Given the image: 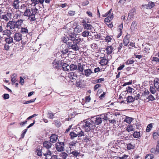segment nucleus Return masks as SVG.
<instances>
[{"instance_id": "1", "label": "nucleus", "mask_w": 159, "mask_h": 159, "mask_svg": "<svg viewBox=\"0 0 159 159\" xmlns=\"http://www.w3.org/2000/svg\"><path fill=\"white\" fill-rule=\"evenodd\" d=\"M24 20L21 19L18 20L17 21H9L7 24V28L9 27L10 29L14 30L15 29H19L21 28Z\"/></svg>"}, {"instance_id": "2", "label": "nucleus", "mask_w": 159, "mask_h": 159, "mask_svg": "<svg viewBox=\"0 0 159 159\" xmlns=\"http://www.w3.org/2000/svg\"><path fill=\"white\" fill-rule=\"evenodd\" d=\"M83 128L86 132L93 131L95 129V126L93 124L91 119L84 120L83 122Z\"/></svg>"}, {"instance_id": "3", "label": "nucleus", "mask_w": 159, "mask_h": 159, "mask_svg": "<svg viewBox=\"0 0 159 159\" xmlns=\"http://www.w3.org/2000/svg\"><path fill=\"white\" fill-rule=\"evenodd\" d=\"M81 41L80 38H76L74 41H70L67 44V47L69 49H72L74 51H78L79 49V47L77 45Z\"/></svg>"}, {"instance_id": "4", "label": "nucleus", "mask_w": 159, "mask_h": 159, "mask_svg": "<svg viewBox=\"0 0 159 159\" xmlns=\"http://www.w3.org/2000/svg\"><path fill=\"white\" fill-rule=\"evenodd\" d=\"M70 135L71 139H74L77 136L81 137L85 136L84 132L81 130H80V131L78 132L77 134L74 132H71L70 133Z\"/></svg>"}, {"instance_id": "5", "label": "nucleus", "mask_w": 159, "mask_h": 159, "mask_svg": "<svg viewBox=\"0 0 159 159\" xmlns=\"http://www.w3.org/2000/svg\"><path fill=\"white\" fill-rule=\"evenodd\" d=\"M91 119L95 126L96 125H99L102 123V118L100 117L99 115L92 117Z\"/></svg>"}, {"instance_id": "6", "label": "nucleus", "mask_w": 159, "mask_h": 159, "mask_svg": "<svg viewBox=\"0 0 159 159\" xmlns=\"http://www.w3.org/2000/svg\"><path fill=\"white\" fill-rule=\"evenodd\" d=\"M66 77H68L72 82H74L77 78L76 74L75 72H70L66 75Z\"/></svg>"}, {"instance_id": "7", "label": "nucleus", "mask_w": 159, "mask_h": 159, "mask_svg": "<svg viewBox=\"0 0 159 159\" xmlns=\"http://www.w3.org/2000/svg\"><path fill=\"white\" fill-rule=\"evenodd\" d=\"M56 148L58 152H61L64 151V143L63 142L57 143L56 145Z\"/></svg>"}, {"instance_id": "8", "label": "nucleus", "mask_w": 159, "mask_h": 159, "mask_svg": "<svg viewBox=\"0 0 159 159\" xmlns=\"http://www.w3.org/2000/svg\"><path fill=\"white\" fill-rule=\"evenodd\" d=\"M2 21L3 22V20L7 21L11 19V14L10 13H7L1 16Z\"/></svg>"}, {"instance_id": "9", "label": "nucleus", "mask_w": 159, "mask_h": 159, "mask_svg": "<svg viewBox=\"0 0 159 159\" xmlns=\"http://www.w3.org/2000/svg\"><path fill=\"white\" fill-rule=\"evenodd\" d=\"M32 16L31 17V21H34L35 20V15L37 12L38 9L36 7L31 8V9Z\"/></svg>"}, {"instance_id": "10", "label": "nucleus", "mask_w": 159, "mask_h": 159, "mask_svg": "<svg viewBox=\"0 0 159 159\" xmlns=\"http://www.w3.org/2000/svg\"><path fill=\"white\" fill-rule=\"evenodd\" d=\"M24 16L28 17L29 19L31 21V17L32 14L31 10L29 8H26L23 14Z\"/></svg>"}, {"instance_id": "11", "label": "nucleus", "mask_w": 159, "mask_h": 159, "mask_svg": "<svg viewBox=\"0 0 159 159\" xmlns=\"http://www.w3.org/2000/svg\"><path fill=\"white\" fill-rule=\"evenodd\" d=\"M13 38L14 40H15L16 42H19L22 39V35L20 33H16L14 35Z\"/></svg>"}, {"instance_id": "12", "label": "nucleus", "mask_w": 159, "mask_h": 159, "mask_svg": "<svg viewBox=\"0 0 159 159\" xmlns=\"http://www.w3.org/2000/svg\"><path fill=\"white\" fill-rule=\"evenodd\" d=\"M61 61L55 59L52 63V66L55 69L58 68L59 67L61 66Z\"/></svg>"}, {"instance_id": "13", "label": "nucleus", "mask_w": 159, "mask_h": 159, "mask_svg": "<svg viewBox=\"0 0 159 159\" xmlns=\"http://www.w3.org/2000/svg\"><path fill=\"white\" fill-rule=\"evenodd\" d=\"M58 139V136L55 134H52L50 137V141L52 143H56Z\"/></svg>"}, {"instance_id": "14", "label": "nucleus", "mask_w": 159, "mask_h": 159, "mask_svg": "<svg viewBox=\"0 0 159 159\" xmlns=\"http://www.w3.org/2000/svg\"><path fill=\"white\" fill-rule=\"evenodd\" d=\"M43 146L47 149H49L51 148L52 144L48 141H45L43 143Z\"/></svg>"}, {"instance_id": "15", "label": "nucleus", "mask_w": 159, "mask_h": 159, "mask_svg": "<svg viewBox=\"0 0 159 159\" xmlns=\"http://www.w3.org/2000/svg\"><path fill=\"white\" fill-rule=\"evenodd\" d=\"M138 26L136 21H133L131 24L130 29L131 30L134 31L137 29Z\"/></svg>"}, {"instance_id": "16", "label": "nucleus", "mask_w": 159, "mask_h": 159, "mask_svg": "<svg viewBox=\"0 0 159 159\" xmlns=\"http://www.w3.org/2000/svg\"><path fill=\"white\" fill-rule=\"evenodd\" d=\"M70 41H74L75 40L76 37V34L74 33H70L67 35Z\"/></svg>"}, {"instance_id": "17", "label": "nucleus", "mask_w": 159, "mask_h": 159, "mask_svg": "<svg viewBox=\"0 0 159 159\" xmlns=\"http://www.w3.org/2000/svg\"><path fill=\"white\" fill-rule=\"evenodd\" d=\"M5 41L6 43L10 44L12 43H14L12 37L10 36L9 37H5Z\"/></svg>"}, {"instance_id": "18", "label": "nucleus", "mask_w": 159, "mask_h": 159, "mask_svg": "<svg viewBox=\"0 0 159 159\" xmlns=\"http://www.w3.org/2000/svg\"><path fill=\"white\" fill-rule=\"evenodd\" d=\"M135 11V10L134 8L131 9L129 11V15L128 16V19H129V20L133 18L134 15V13Z\"/></svg>"}, {"instance_id": "19", "label": "nucleus", "mask_w": 159, "mask_h": 159, "mask_svg": "<svg viewBox=\"0 0 159 159\" xmlns=\"http://www.w3.org/2000/svg\"><path fill=\"white\" fill-rule=\"evenodd\" d=\"M83 66H84L85 65H82L81 63H78V64L77 70L79 72L83 73L84 70Z\"/></svg>"}, {"instance_id": "20", "label": "nucleus", "mask_w": 159, "mask_h": 159, "mask_svg": "<svg viewBox=\"0 0 159 159\" xmlns=\"http://www.w3.org/2000/svg\"><path fill=\"white\" fill-rule=\"evenodd\" d=\"M113 47L111 46H107L105 50L108 55L112 53L113 50Z\"/></svg>"}, {"instance_id": "21", "label": "nucleus", "mask_w": 159, "mask_h": 159, "mask_svg": "<svg viewBox=\"0 0 159 159\" xmlns=\"http://www.w3.org/2000/svg\"><path fill=\"white\" fill-rule=\"evenodd\" d=\"M20 2L18 0H15L12 3L13 6L16 9H19V3Z\"/></svg>"}, {"instance_id": "22", "label": "nucleus", "mask_w": 159, "mask_h": 159, "mask_svg": "<svg viewBox=\"0 0 159 159\" xmlns=\"http://www.w3.org/2000/svg\"><path fill=\"white\" fill-rule=\"evenodd\" d=\"M129 37L126 35L124 38L123 39V43L124 45L126 46L129 42Z\"/></svg>"}, {"instance_id": "23", "label": "nucleus", "mask_w": 159, "mask_h": 159, "mask_svg": "<svg viewBox=\"0 0 159 159\" xmlns=\"http://www.w3.org/2000/svg\"><path fill=\"white\" fill-rule=\"evenodd\" d=\"M93 73V72L90 69H88L84 70V74L86 77L89 76L91 74Z\"/></svg>"}, {"instance_id": "24", "label": "nucleus", "mask_w": 159, "mask_h": 159, "mask_svg": "<svg viewBox=\"0 0 159 159\" xmlns=\"http://www.w3.org/2000/svg\"><path fill=\"white\" fill-rule=\"evenodd\" d=\"M61 66L62 70L65 71H68L70 68L68 65L66 63L61 64Z\"/></svg>"}, {"instance_id": "25", "label": "nucleus", "mask_w": 159, "mask_h": 159, "mask_svg": "<svg viewBox=\"0 0 159 159\" xmlns=\"http://www.w3.org/2000/svg\"><path fill=\"white\" fill-rule=\"evenodd\" d=\"M2 33H3V35H7V37H9V36H10L11 34V31L8 29H7L3 30Z\"/></svg>"}, {"instance_id": "26", "label": "nucleus", "mask_w": 159, "mask_h": 159, "mask_svg": "<svg viewBox=\"0 0 159 159\" xmlns=\"http://www.w3.org/2000/svg\"><path fill=\"white\" fill-rule=\"evenodd\" d=\"M108 61L107 59L103 57L101 60L100 63L101 66L106 65L107 64Z\"/></svg>"}, {"instance_id": "27", "label": "nucleus", "mask_w": 159, "mask_h": 159, "mask_svg": "<svg viewBox=\"0 0 159 159\" xmlns=\"http://www.w3.org/2000/svg\"><path fill=\"white\" fill-rule=\"evenodd\" d=\"M60 157L61 158V159H66L69 156L65 152H62L60 153Z\"/></svg>"}, {"instance_id": "28", "label": "nucleus", "mask_w": 159, "mask_h": 159, "mask_svg": "<svg viewBox=\"0 0 159 159\" xmlns=\"http://www.w3.org/2000/svg\"><path fill=\"white\" fill-rule=\"evenodd\" d=\"M17 75L16 73H14L11 76V81L13 83L12 84H14L16 81V78Z\"/></svg>"}, {"instance_id": "29", "label": "nucleus", "mask_w": 159, "mask_h": 159, "mask_svg": "<svg viewBox=\"0 0 159 159\" xmlns=\"http://www.w3.org/2000/svg\"><path fill=\"white\" fill-rule=\"evenodd\" d=\"M113 18V15H111L108 16L104 20V21L105 22L109 23L110 21L112 20Z\"/></svg>"}, {"instance_id": "30", "label": "nucleus", "mask_w": 159, "mask_h": 159, "mask_svg": "<svg viewBox=\"0 0 159 159\" xmlns=\"http://www.w3.org/2000/svg\"><path fill=\"white\" fill-rule=\"evenodd\" d=\"M154 87L157 89H159V79L157 78H156L154 80Z\"/></svg>"}, {"instance_id": "31", "label": "nucleus", "mask_w": 159, "mask_h": 159, "mask_svg": "<svg viewBox=\"0 0 159 159\" xmlns=\"http://www.w3.org/2000/svg\"><path fill=\"white\" fill-rule=\"evenodd\" d=\"M159 152V148H152L151 149V152L152 153H153L156 154H158Z\"/></svg>"}, {"instance_id": "32", "label": "nucleus", "mask_w": 159, "mask_h": 159, "mask_svg": "<svg viewBox=\"0 0 159 159\" xmlns=\"http://www.w3.org/2000/svg\"><path fill=\"white\" fill-rule=\"evenodd\" d=\"M113 37L111 36L107 35L105 37V40L107 43L111 42L112 40Z\"/></svg>"}, {"instance_id": "33", "label": "nucleus", "mask_w": 159, "mask_h": 159, "mask_svg": "<svg viewBox=\"0 0 159 159\" xmlns=\"http://www.w3.org/2000/svg\"><path fill=\"white\" fill-rule=\"evenodd\" d=\"M126 101L128 102H132L134 101V98L131 96H128L126 98Z\"/></svg>"}, {"instance_id": "34", "label": "nucleus", "mask_w": 159, "mask_h": 159, "mask_svg": "<svg viewBox=\"0 0 159 159\" xmlns=\"http://www.w3.org/2000/svg\"><path fill=\"white\" fill-rule=\"evenodd\" d=\"M70 70H75L77 69V66L76 65L74 64H71L69 66Z\"/></svg>"}, {"instance_id": "35", "label": "nucleus", "mask_w": 159, "mask_h": 159, "mask_svg": "<svg viewBox=\"0 0 159 159\" xmlns=\"http://www.w3.org/2000/svg\"><path fill=\"white\" fill-rule=\"evenodd\" d=\"M62 41L64 43H66V45L67 46V43L70 41V40L67 36V35L62 39Z\"/></svg>"}, {"instance_id": "36", "label": "nucleus", "mask_w": 159, "mask_h": 159, "mask_svg": "<svg viewBox=\"0 0 159 159\" xmlns=\"http://www.w3.org/2000/svg\"><path fill=\"white\" fill-rule=\"evenodd\" d=\"M134 62V60L129 59L125 62V64L126 65H129L133 64Z\"/></svg>"}, {"instance_id": "37", "label": "nucleus", "mask_w": 159, "mask_h": 159, "mask_svg": "<svg viewBox=\"0 0 159 159\" xmlns=\"http://www.w3.org/2000/svg\"><path fill=\"white\" fill-rule=\"evenodd\" d=\"M83 26L84 28L87 30L91 29L92 27V26L91 25L87 24L86 23L84 24Z\"/></svg>"}, {"instance_id": "38", "label": "nucleus", "mask_w": 159, "mask_h": 159, "mask_svg": "<svg viewBox=\"0 0 159 159\" xmlns=\"http://www.w3.org/2000/svg\"><path fill=\"white\" fill-rule=\"evenodd\" d=\"M133 120V118L130 117H127L125 119L124 121L127 123L130 124Z\"/></svg>"}, {"instance_id": "39", "label": "nucleus", "mask_w": 159, "mask_h": 159, "mask_svg": "<svg viewBox=\"0 0 159 159\" xmlns=\"http://www.w3.org/2000/svg\"><path fill=\"white\" fill-rule=\"evenodd\" d=\"M43 154L44 156L47 157V156H51L52 154V152L49 149H47V152L45 153H43Z\"/></svg>"}, {"instance_id": "40", "label": "nucleus", "mask_w": 159, "mask_h": 159, "mask_svg": "<svg viewBox=\"0 0 159 159\" xmlns=\"http://www.w3.org/2000/svg\"><path fill=\"white\" fill-rule=\"evenodd\" d=\"M133 136L135 138H138L140 136V133L138 132H135L133 134Z\"/></svg>"}, {"instance_id": "41", "label": "nucleus", "mask_w": 159, "mask_h": 159, "mask_svg": "<svg viewBox=\"0 0 159 159\" xmlns=\"http://www.w3.org/2000/svg\"><path fill=\"white\" fill-rule=\"evenodd\" d=\"M47 115L48 118L51 119H53L54 116V114L51 111L48 112Z\"/></svg>"}, {"instance_id": "42", "label": "nucleus", "mask_w": 159, "mask_h": 159, "mask_svg": "<svg viewBox=\"0 0 159 159\" xmlns=\"http://www.w3.org/2000/svg\"><path fill=\"white\" fill-rule=\"evenodd\" d=\"M89 32L88 31H84L82 33V35L84 37H87L88 35H89Z\"/></svg>"}, {"instance_id": "43", "label": "nucleus", "mask_w": 159, "mask_h": 159, "mask_svg": "<svg viewBox=\"0 0 159 159\" xmlns=\"http://www.w3.org/2000/svg\"><path fill=\"white\" fill-rule=\"evenodd\" d=\"M154 156L152 154H148L146 156L145 159H152L153 158Z\"/></svg>"}, {"instance_id": "44", "label": "nucleus", "mask_w": 159, "mask_h": 159, "mask_svg": "<svg viewBox=\"0 0 159 159\" xmlns=\"http://www.w3.org/2000/svg\"><path fill=\"white\" fill-rule=\"evenodd\" d=\"M134 129L133 126L131 125H129L127 129L126 130L129 132L134 131Z\"/></svg>"}, {"instance_id": "45", "label": "nucleus", "mask_w": 159, "mask_h": 159, "mask_svg": "<svg viewBox=\"0 0 159 159\" xmlns=\"http://www.w3.org/2000/svg\"><path fill=\"white\" fill-rule=\"evenodd\" d=\"M21 32L23 34H26L28 33V30L25 28H21Z\"/></svg>"}, {"instance_id": "46", "label": "nucleus", "mask_w": 159, "mask_h": 159, "mask_svg": "<svg viewBox=\"0 0 159 159\" xmlns=\"http://www.w3.org/2000/svg\"><path fill=\"white\" fill-rule=\"evenodd\" d=\"M71 153L75 157H77L80 154V153L76 150L72 151Z\"/></svg>"}, {"instance_id": "47", "label": "nucleus", "mask_w": 159, "mask_h": 159, "mask_svg": "<svg viewBox=\"0 0 159 159\" xmlns=\"http://www.w3.org/2000/svg\"><path fill=\"white\" fill-rule=\"evenodd\" d=\"M150 91L151 93L152 94H154L156 93V91L155 88L153 86H150Z\"/></svg>"}, {"instance_id": "48", "label": "nucleus", "mask_w": 159, "mask_h": 159, "mask_svg": "<svg viewBox=\"0 0 159 159\" xmlns=\"http://www.w3.org/2000/svg\"><path fill=\"white\" fill-rule=\"evenodd\" d=\"M152 127V124H149L147 126L146 129L147 132H149L151 130V128Z\"/></svg>"}, {"instance_id": "49", "label": "nucleus", "mask_w": 159, "mask_h": 159, "mask_svg": "<svg viewBox=\"0 0 159 159\" xmlns=\"http://www.w3.org/2000/svg\"><path fill=\"white\" fill-rule=\"evenodd\" d=\"M36 99V98L34 99H31L29 101H25V102H23V104H27L28 103H30L32 102H34Z\"/></svg>"}, {"instance_id": "50", "label": "nucleus", "mask_w": 159, "mask_h": 159, "mask_svg": "<svg viewBox=\"0 0 159 159\" xmlns=\"http://www.w3.org/2000/svg\"><path fill=\"white\" fill-rule=\"evenodd\" d=\"M148 8L151 9L154 6V2H149L148 4Z\"/></svg>"}, {"instance_id": "51", "label": "nucleus", "mask_w": 159, "mask_h": 159, "mask_svg": "<svg viewBox=\"0 0 159 159\" xmlns=\"http://www.w3.org/2000/svg\"><path fill=\"white\" fill-rule=\"evenodd\" d=\"M36 152L37 153V155L39 156H40L42 155V151L40 148H38L36 151Z\"/></svg>"}, {"instance_id": "52", "label": "nucleus", "mask_w": 159, "mask_h": 159, "mask_svg": "<svg viewBox=\"0 0 159 159\" xmlns=\"http://www.w3.org/2000/svg\"><path fill=\"white\" fill-rule=\"evenodd\" d=\"M127 148L129 150H130L131 149L134 148V146L131 143H130L127 144Z\"/></svg>"}, {"instance_id": "53", "label": "nucleus", "mask_w": 159, "mask_h": 159, "mask_svg": "<svg viewBox=\"0 0 159 159\" xmlns=\"http://www.w3.org/2000/svg\"><path fill=\"white\" fill-rule=\"evenodd\" d=\"M10 48V46L8 43H6L5 44L4 46V50L8 51Z\"/></svg>"}, {"instance_id": "54", "label": "nucleus", "mask_w": 159, "mask_h": 159, "mask_svg": "<svg viewBox=\"0 0 159 159\" xmlns=\"http://www.w3.org/2000/svg\"><path fill=\"white\" fill-rule=\"evenodd\" d=\"M104 80V79L103 78H101L98 79L95 81V83H101L102 81H103Z\"/></svg>"}, {"instance_id": "55", "label": "nucleus", "mask_w": 159, "mask_h": 159, "mask_svg": "<svg viewBox=\"0 0 159 159\" xmlns=\"http://www.w3.org/2000/svg\"><path fill=\"white\" fill-rule=\"evenodd\" d=\"M20 84L22 85L24 84V79L22 77H20Z\"/></svg>"}, {"instance_id": "56", "label": "nucleus", "mask_w": 159, "mask_h": 159, "mask_svg": "<svg viewBox=\"0 0 159 159\" xmlns=\"http://www.w3.org/2000/svg\"><path fill=\"white\" fill-rule=\"evenodd\" d=\"M102 116V119L105 120H107L108 119L107 116L106 114H102L101 115Z\"/></svg>"}, {"instance_id": "57", "label": "nucleus", "mask_w": 159, "mask_h": 159, "mask_svg": "<svg viewBox=\"0 0 159 159\" xmlns=\"http://www.w3.org/2000/svg\"><path fill=\"white\" fill-rule=\"evenodd\" d=\"M75 11L71 10H70L68 12L69 15L70 16H74L75 14Z\"/></svg>"}, {"instance_id": "58", "label": "nucleus", "mask_w": 159, "mask_h": 159, "mask_svg": "<svg viewBox=\"0 0 159 159\" xmlns=\"http://www.w3.org/2000/svg\"><path fill=\"white\" fill-rule=\"evenodd\" d=\"M126 90L127 92L131 93L132 92L133 89L129 86H128L126 88Z\"/></svg>"}, {"instance_id": "59", "label": "nucleus", "mask_w": 159, "mask_h": 159, "mask_svg": "<svg viewBox=\"0 0 159 159\" xmlns=\"http://www.w3.org/2000/svg\"><path fill=\"white\" fill-rule=\"evenodd\" d=\"M148 98L149 100L151 101H153L155 99V98L152 95L150 94L148 97Z\"/></svg>"}, {"instance_id": "60", "label": "nucleus", "mask_w": 159, "mask_h": 159, "mask_svg": "<svg viewBox=\"0 0 159 159\" xmlns=\"http://www.w3.org/2000/svg\"><path fill=\"white\" fill-rule=\"evenodd\" d=\"M3 98L5 99H8L9 98V95L8 94L5 93L3 95Z\"/></svg>"}, {"instance_id": "61", "label": "nucleus", "mask_w": 159, "mask_h": 159, "mask_svg": "<svg viewBox=\"0 0 159 159\" xmlns=\"http://www.w3.org/2000/svg\"><path fill=\"white\" fill-rule=\"evenodd\" d=\"M119 33L117 35V38H119L122 34V29H120L119 30Z\"/></svg>"}, {"instance_id": "62", "label": "nucleus", "mask_w": 159, "mask_h": 159, "mask_svg": "<svg viewBox=\"0 0 159 159\" xmlns=\"http://www.w3.org/2000/svg\"><path fill=\"white\" fill-rule=\"evenodd\" d=\"M61 53L63 54V55H64L68 53V50L66 49L65 50H62L61 51Z\"/></svg>"}, {"instance_id": "63", "label": "nucleus", "mask_w": 159, "mask_h": 159, "mask_svg": "<svg viewBox=\"0 0 159 159\" xmlns=\"http://www.w3.org/2000/svg\"><path fill=\"white\" fill-rule=\"evenodd\" d=\"M123 47V43H119V46L118 47V52H120Z\"/></svg>"}, {"instance_id": "64", "label": "nucleus", "mask_w": 159, "mask_h": 159, "mask_svg": "<svg viewBox=\"0 0 159 159\" xmlns=\"http://www.w3.org/2000/svg\"><path fill=\"white\" fill-rule=\"evenodd\" d=\"M101 87V84H96L94 87V90H97L99 88Z\"/></svg>"}]
</instances>
